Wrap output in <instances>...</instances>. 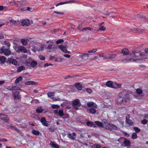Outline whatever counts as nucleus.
Wrapping results in <instances>:
<instances>
[{"label":"nucleus","instance_id":"nucleus-30","mask_svg":"<svg viewBox=\"0 0 148 148\" xmlns=\"http://www.w3.org/2000/svg\"><path fill=\"white\" fill-rule=\"evenodd\" d=\"M2 119V120L4 121L5 122H7L10 119L8 117V116L5 114V116L3 117Z\"/></svg>","mask_w":148,"mask_h":148},{"label":"nucleus","instance_id":"nucleus-45","mask_svg":"<svg viewBox=\"0 0 148 148\" xmlns=\"http://www.w3.org/2000/svg\"><path fill=\"white\" fill-rule=\"evenodd\" d=\"M21 41L23 45H25L27 44V41L24 39H22Z\"/></svg>","mask_w":148,"mask_h":148},{"label":"nucleus","instance_id":"nucleus-9","mask_svg":"<svg viewBox=\"0 0 148 148\" xmlns=\"http://www.w3.org/2000/svg\"><path fill=\"white\" fill-rule=\"evenodd\" d=\"M143 60L140 59H134L133 58H131L128 59L125 62H135L137 63H141L143 62Z\"/></svg>","mask_w":148,"mask_h":148},{"label":"nucleus","instance_id":"nucleus-41","mask_svg":"<svg viewBox=\"0 0 148 148\" xmlns=\"http://www.w3.org/2000/svg\"><path fill=\"white\" fill-rule=\"evenodd\" d=\"M5 58L4 56H1L0 57V60L2 62H5L6 61Z\"/></svg>","mask_w":148,"mask_h":148},{"label":"nucleus","instance_id":"nucleus-64","mask_svg":"<svg viewBox=\"0 0 148 148\" xmlns=\"http://www.w3.org/2000/svg\"><path fill=\"white\" fill-rule=\"evenodd\" d=\"M145 53L148 54V48H146L145 50Z\"/></svg>","mask_w":148,"mask_h":148},{"label":"nucleus","instance_id":"nucleus-50","mask_svg":"<svg viewBox=\"0 0 148 148\" xmlns=\"http://www.w3.org/2000/svg\"><path fill=\"white\" fill-rule=\"evenodd\" d=\"M60 107L59 106L57 105H53L52 106V108L53 109H58Z\"/></svg>","mask_w":148,"mask_h":148},{"label":"nucleus","instance_id":"nucleus-31","mask_svg":"<svg viewBox=\"0 0 148 148\" xmlns=\"http://www.w3.org/2000/svg\"><path fill=\"white\" fill-rule=\"evenodd\" d=\"M22 79L23 78L22 77L20 76L16 79L15 81V83L16 84L18 83L19 82L21 81L22 80Z\"/></svg>","mask_w":148,"mask_h":148},{"label":"nucleus","instance_id":"nucleus-59","mask_svg":"<svg viewBox=\"0 0 148 148\" xmlns=\"http://www.w3.org/2000/svg\"><path fill=\"white\" fill-rule=\"evenodd\" d=\"M75 77L74 75L71 76L70 75H68L67 76H66L64 77V79H67L68 78H73Z\"/></svg>","mask_w":148,"mask_h":148},{"label":"nucleus","instance_id":"nucleus-38","mask_svg":"<svg viewBox=\"0 0 148 148\" xmlns=\"http://www.w3.org/2000/svg\"><path fill=\"white\" fill-rule=\"evenodd\" d=\"M59 48L63 51L64 52L65 50L66 49L65 47L63 45H60L59 47Z\"/></svg>","mask_w":148,"mask_h":148},{"label":"nucleus","instance_id":"nucleus-49","mask_svg":"<svg viewBox=\"0 0 148 148\" xmlns=\"http://www.w3.org/2000/svg\"><path fill=\"white\" fill-rule=\"evenodd\" d=\"M13 129L15 130H16L17 132L19 134H21L22 132L21 131L19 130L18 129L17 127H13Z\"/></svg>","mask_w":148,"mask_h":148},{"label":"nucleus","instance_id":"nucleus-15","mask_svg":"<svg viewBox=\"0 0 148 148\" xmlns=\"http://www.w3.org/2000/svg\"><path fill=\"white\" fill-rule=\"evenodd\" d=\"M18 53H19L20 52L25 53L27 52V50L23 46H21L19 50H17Z\"/></svg>","mask_w":148,"mask_h":148},{"label":"nucleus","instance_id":"nucleus-16","mask_svg":"<svg viewBox=\"0 0 148 148\" xmlns=\"http://www.w3.org/2000/svg\"><path fill=\"white\" fill-rule=\"evenodd\" d=\"M40 121L43 125L47 127L48 126V124L45 117L42 118L40 120Z\"/></svg>","mask_w":148,"mask_h":148},{"label":"nucleus","instance_id":"nucleus-36","mask_svg":"<svg viewBox=\"0 0 148 148\" xmlns=\"http://www.w3.org/2000/svg\"><path fill=\"white\" fill-rule=\"evenodd\" d=\"M95 104L93 102H89L87 103V106L88 107H90L92 106L93 107Z\"/></svg>","mask_w":148,"mask_h":148},{"label":"nucleus","instance_id":"nucleus-52","mask_svg":"<svg viewBox=\"0 0 148 148\" xmlns=\"http://www.w3.org/2000/svg\"><path fill=\"white\" fill-rule=\"evenodd\" d=\"M24 64L26 66H31V62H30L25 61L24 63Z\"/></svg>","mask_w":148,"mask_h":148},{"label":"nucleus","instance_id":"nucleus-60","mask_svg":"<svg viewBox=\"0 0 148 148\" xmlns=\"http://www.w3.org/2000/svg\"><path fill=\"white\" fill-rule=\"evenodd\" d=\"M53 13H56L57 14H61V15H63L64 14V12H58L56 11H54L53 12Z\"/></svg>","mask_w":148,"mask_h":148},{"label":"nucleus","instance_id":"nucleus-61","mask_svg":"<svg viewBox=\"0 0 148 148\" xmlns=\"http://www.w3.org/2000/svg\"><path fill=\"white\" fill-rule=\"evenodd\" d=\"M25 84L26 85H31V81H28L25 82Z\"/></svg>","mask_w":148,"mask_h":148},{"label":"nucleus","instance_id":"nucleus-62","mask_svg":"<svg viewBox=\"0 0 148 148\" xmlns=\"http://www.w3.org/2000/svg\"><path fill=\"white\" fill-rule=\"evenodd\" d=\"M5 116V114L3 113H0V119L2 120L3 117Z\"/></svg>","mask_w":148,"mask_h":148},{"label":"nucleus","instance_id":"nucleus-43","mask_svg":"<svg viewBox=\"0 0 148 148\" xmlns=\"http://www.w3.org/2000/svg\"><path fill=\"white\" fill-rule=\"evenodd\" d=\"M63 60V59L61 58V57H57L56 60H55V61L57 62H61Z\"/></svg>","mask_w":148,"mask_h":148},{"label":"nucleus","instance_id":"nucleus-5","mask_svg":"<svg viewBox=\"0 0 148 148\" xmlns=\"http://www.w3.org/2000/svg\"><path fill=\"white\" fill-rule=\"evenodd\" d=\"M13 2L14 4H16L18 7H21L22 6L25 5V1H16L13 0V1L9 2L10 4H11Z\"/></svg>","mask_w":148,"mask_h":148},{"label":"nucleus","instance_id":"nucleus-21","mask_svg":"<svg viewBox=\"0 0 148 148\" xmlns=\"http://www.w3.org/2000/svg\"><path fill=\"white\" fill-rule=\"evenodd\" d=\"M87 125L90 127H93L95 128L97 127V126L94 124L93 122L92 121H88L86 123Z\"/></svg>","mask_w":148,"mask_h":148},{"label":"nucleus","instance_id":"nucleus-14","mask_svg":"<svg viewBox=\"0 0 148 148\" xmlns=\"http://www.w3.org/2000/svg\"><path fill=\"white\" fill-rule=\"evenodd\" d=\"M21 25L23 26H28L30 25L29 21V20H25L21 22Z\"/></svg>","mask_w":148,"mask_h":148},{"label":"nucleus","instance_id":"nucleus-1","mask_svg":"<svg viewBox=\"0 0 148 148\" xmlns=\"http://www.w3.org/2000/svg\"><path fill=\"white\" fill-rule=\"evenodd\" d=\"M0 53H4L6 56H8L11 54V51L10 50V48L7 47L6 48L5 46L2 47L0 48Z\"/></svg>","mask_w":148,"mask_h":148},{"label":"nucleus","instance_id":"nucleus-23","mask_svg":"<svg viewBox=\"0 0 148 148\" xmlns=\"http://www.w3.org/2000/svg\"><path fill=\"white\" fill-rule=\"evenodd\" d=\"M13 44V48L14 49L15 51H16V52L18 53L17 50L19 49L21 46L15 43H14Z\"/></svg>","mask_w":148,"mask_h":148},{"label":"nucleus","instance_id":"nucleus-63","mask_svg":"<svg viewBox=\"0 0 148 148\" xmlns=\"http://www.w3.org/2000/svg\"><path fill=\"white\" fill-rule=\"evenodd\" d=\"M86 90L89 93H90L92 92V90L89 88H87L86 89Z\"/></svg>","mask_w":148,"mask_h":148},{"label":"nucleus","instance_id":"nucleus-29","mask_svg":"<svg viewBox=\"0 0 148 148\" xmlns=\"http://www.w3.org/2000/svg\"><path fill=\"white\" fill-rule=\"evenodd\" d=\"M37 65V62L35 61H33L31 62V66L34 68Z\"/></svg>","mask_w":148,"mask_h":148},{"label":"nucleus","instance_id":"nucleus-33","mask_svg":"<svg viewBox=\"0 0 148 148\" xmlns=\"http://www.w3.org/2000/svg\"><path fill=\"white\" fill-rule=\"evenodd\" d=\"M116 56L117 55L114 54L109 55V56H108V59H114L116 58Z\"/></svg>","mask_w":148,"mask_h":148},{"label":"nucleus","instance_id":"nucleus-47","mask_svg":"<svg viewBox=\"0 0 148 148\" xmlns=\"http://www.w3.org/2000/svg\"><path fill=\"white\" fill-rule=\"evenodd\" d=\"M68 137L71 140H75V138L74 137H73V135L71 134H68Z\"/></svg>","mask_w":148,"mask_h":148},{"label":"nucleus","instance_id":"nucleus-28","mask_svg":"<svg viewBox=\"0 0 148 148\" xmlns=\"http://www.w3.org/2000/svg\"><path fill=\"white\" fill-rule=\"evenodd\" d=\"M94 123L99 127H103L102 123L99 121H96Z\"/></svg>","mask_w":148,"mask_h":148},{"label":"nucleus","instance_id":"nucleus-34","mask_svg":"<svg viewBox=\"0 0 148 148\" xmlns=\"http://www.w3.org/2000/svg\"><path fill=\"white\" fill-rule=\"evenodd\" d=\"M53 46V41H50V44L47 47V49H52V46Z\"/></svg>","mask_w":148,"mask_h":148},{"label":"nucleus","instance_id":"nucleus-6","mask_svg":"<svg viewBox=\"0 0 148 148\" xmlns=\"http://www.w3.org/2000/svg\"><path fill=\"white\" fill-rule=\"evenodd\" d=\"M118 141L121 142V141L123 142L124 144L126 146H128L130 145V141L128 139L124 138L122 137L121 138H119Z\"/></svg>","mask_w":148,"mask_h":148},{"label":"nucleus","instance_id":"nucleus-8","mask_svg":"<svg viewBox=\"0 0 148 148\" xmlns=\"http://www.w3.org/2000/svg\"><path fill=\"white\" fill-rule=\"evenodd\" d=\"M97 108V105L96 104H95V105H94V106L90 108L88 110V112L89 113H91L92 114H94L96 112V110H95V109Z\"/></svg>","mask_w":148,"mask_h":148},{"label":"nucleus","instance_id":"nucleus-51","mask_svg":"<svg viewBox=\"0 0 148 148\" xmlns=\"http://www.w3.org/2000/svg\"><path fill=\"white\" fill-rule=\"evenodd\" d=\"M141 123L143 125H145L147 123L148 121L147 120L144 119L142 120L141 121Z\"/></svg>","mask_w":148,"mask_h":148},{"label":"nucleus","instance_id":"nucleus-48","mask_svg":"<svg viewBox=\"0 0 148 148\" xmlns=\"http://www.w3.org/2000/svg\"><path fill=\"white\" fill-rule=\"evenodd\" d=\"M51 145L55 148H59V147L58 145L54 143H52L51 144Z\"/></svg>","mask_w":148,"mask_h":148},{"label":"nucleus","instance_id":"nucleus-22","mask_svg":"<svg viewBox=\"0 0 148 148\" xmlns=\"http://www.w3.org/2000/svg\"><path fill=\"white\" fill-rule=\"evenodd\" d=\"M145 31L144 29H140L139 28H137L134 29L133 32H134L142 33Z\"/></svg>","mask_w":148,"mask_h":148},{"label":"nucleus","instance_id":"nucleus-39","mask_svg":"<svg viewBox=\"0 0 148 148\" xmlns=\"http://www.w3.org/2000/svg\"><path fill=\"white\" fill-rule=\"evenodd\" d=\"M92 28H91V27H86L83 28L82 29V32H84L85 31H87L88 30H90L92 31Z\"/></svg>","mask_w":148,"mask_h":148},{"label":"nucleus","instance_id":"nucleus-54","mask_svg":"<svg viewBox=\"0 0 148 148\" xmlns=\"http://www.w3.org/2000/svg\"><path fill=\"white\" fill-rule=\"evenodd\" d=\"M106 27H104V26H103L101 27H99V29L97 30V31H99V30L104 31L106 30Z\"/></svg>","mask_w":148,"mask_h":148},{"label":"nucleus","instance_id":"nucleus-37","mask_svg":"<svg viewBox=\"0 0 148 148\" xmlns=\"http://www.w3.org/2000/svg\"><path fill=\"white\" fill-rule=\"evenodd\" d=\"M1 43L2 44H4L5 45H7L8 46L7 47L10 48L11 44L10 42H9L6 41H4L3 42H1Z\"/></svg>","mask_w":148,"mask_h":148},{"label":"nucleus","instance_id":"nucleus-40","mask_svg":"<svg viewBox=\"0 0 148 148\" xmlns=\"http://www.w3.org/2000/svg\"><path fill=\"white\" fill-rule=\"evenodd\" d=\"M136 92L137 93L138 95H140L142 94L143 92L142 90L139 88L136 89Z\"/></svg>","mask_w":148,"mask_h":148},{"label":"nucleus","instance_id":"nucleus-44","mask_svg":"<svg viewBox=\"0 0 148 148\" xmlns=\"http://www.w3.org/2000/svg\"><path fill=\"white\" fill-rule=\"evenodd\" d=\"M137 135L135 132L133 133L132 136V138L133 139H135L137 138Z\"/></svg>","mask_w":148,"mask_h":148},{"label":"nucleus","instance_id":"nucleus-10","mask_svg":"<svg viewBox=\"0 0 148 148\" xmlns=\"http://www.w3.org/2000/svg\"><path fill=\"white\" fill-rule=\"evenodd\" d=\"M12 95L15 100H19L20 99L19 92L15 91L13 92Z\"/></svg>","mask_w":148,"mask_h":148},{"label":"nucleus","instance_id":"nucleus-56","mask_svg":"<svg viewBox=\"0 0 148 148\" xmlns=\"http://www.w3.org/2000/svg\"><path fill=\"white\" fill-rule=\"evenodd\" d=\"M97 49H94L92 50L89 51H88V53H95L97 51Z\"/></svg>","mask_w":148,"mask_h":148},{"label":"nucleus","instance_id":"nucleus-57","mask_svg":"<svg viewBox=\"0 0 148 148\" xmlns=\"http://www.w3.org/2000/svg\"><path fill=\"white\" fill-rule=\"evenodd\" d=\"M89 54L88 53H83L84 59H87L88 57Z\"/></svg>","mask_w":148,"mask_h":148},{"label":"nucleus","instance_id":"nucleus-11","mask_svg":"<svg viewBox=\"0 0 148 148\" xmlns=\"http://www.w3.org/2000/svg\"><path fill=\"white\" fill-rule=\"evenodd\" d=\"M53 113L56 114H58L57 115L61 116L64 115V112L62 109L59 110L58 109L55 110L53 111Z\"/></svg>","mask_w":148,"mask_h":148},{"label":"nucleus","instance_id":"nucleus-2","mask_svg":"<svg viewBox=\"0 0 148 148\" xmlns=\"http://www.w3.org/2000/svg\"><path fill=\"white\" fill-rule=\"evenodd\" d=\"M130 55L131 57L134 58H138L140 56H145V53L143 52L140 51L137 52L135 51H132V52L130 53Z\"/></svg>","mask_w":148,"mask_h":148},{"label":"nucleus","instance_id":"nucleus-4","mask_svg":"<svg viewBox=\"0 0 148 148\" xmlns=\"http://www.w3.org/2000/svg\"><path fill=\"white\" fill-rule=\"evenodd\" d=\"M119 95H120L124 96L123 98L128 101L129 100L130 97V95L127 92V90H124L123 91L120 93Z\"/></svg>","mask_w":148,"mask_h":148},{"label":"nucleus","instance_id":"nucleus-42","mask_svg":"<svg viewBox=\"0 0 148 148\" xmlns=\"http://www.w3.org/2000/svg\"><path fill=\"white\" fill-rule=\"evenodd\" d=\"M133 129L137 133H139L141 131V130L137 127H134Z\"/></svg>","mask_w":148,"mask_h":148},{"label":"nucleus","instance_id":"nucleus-35","mask_svg":"<svg viewBox=\"0 0 148 148\" xmlns=\"http://www.w3.org/2000/svg\"><path fill=\"white\" fill-rule=\"evenodd\" d=\"M126 122L127 124L130 125H132L133 124V122L127 118H126Z\"/></svg>","mask_w":148,"mask_h":148},{"label":"nucleus","instance_id":"nucleus-13","mask_svg":"<svg viewBox=\"0 0 148 148\" xmlns=\"http://www.w3.org/2000/svg\"><path fill=\"white\" fill-rule=\"evenodd\" d=\"M7 89L10 90H15L20 89V88L18 87H17L15 86H8L6 88Z\"/></svg>","mask_w":148,"mask_h":148},{"label":"nucleus","instance_id":"nucleus-17","mask_svg":"<svg viewBox=\"0 0 148 148\" xmlns=\"http://www.w3.org/2000/svg\"><path fill=\"white\" fill-rule=\"evenodd\" d=\"M7 62L10 63H12L14 65H16L17 64L16 61L15 60L12 58L8 59L7 60Z\"/></svg>","mask_w":148,"mask_h":148},{"label":"nucleus","instance_id":"nucleus-18","mask_svg":"<svg viewBox=\"0 0 148 148\" xmlns=\"http://www.w3.org/2000/svg\"><path fill=\"white\" fill-rule=\"evenodd\" d=\"M75 1V0H70L69 1H65L64 2H61L59 3H58L56 4V7H57L59 5H63L65 4L68 3H71L74 1Z\"/></svg>","mask_w":148,"mask_h":148},{"label":"nucleus","instance_id":"nucleus-12","mask_svg":"<svg viewBox=\"0 0 148 148\" xmlns=\"http://www.w3.org/2000/svg\"><path fill=\"white\" fill-rule=\"evenodd\" d=\"M106 86L108 87L114 88V83H113L112 81H108L106 83Z\"/></svg>","mask_w":148,"mask_h":148},{"label":"nucleus","instance_id":"nucleus-58","mask_svg":"<svg viewBox=\"0 0 148 148\" xmlns=\"http://www.w3.org/2000/svg\"><path fill=\"white\" fill-rule=\"evenodd\" d=\"M9 22L10 23H12V24H14L15 25H16V22L15 21L13 20H10L9 21Z\"/></svg>","mask_w":148,"mask_h":148},{"label":"nucleus","instance_id":"nucleus-55","mask_svg":"<svg viewBox=\"0 0 148 148\" xmlns=\"http://www.w3.org/2000/svg\"><path fill=\"white\" fill-rule=\"evenodd\" d=\"M39 58L41 60H44L45 59V58L43 56L40 55L39 56Z\"/></svg>","mask_w":148,"mask_h":148},{"label":"nucleus","instance_id":"nucleus-27","mask_svg":"<svg viewBox=\"0 0 148 148\" xmlns=\"http://www.w3.org/2000/svg\"><path fill=\"white\" fill-rule=\"evenodd\" d=\"M32 133L33 134L36 136H38L40 134L39 131L34 129L32 130Z\"/></svg>","mask_w":148,"mask_h":148},{"label":"nucleus","instance_id":"nucleus-32","mask_svg":"<svg viewBox=\"0 0 148 148\" xmlns=\"http://www.w3.org/2000/svg\"><path fill=\"white\" fill-rule=\"evenodd\" d=\"M43 110L42 109V107H40L36 109V111L37 113H41L43 112Z\"/></svg>","mask_w":148,"mask_h":148},{"label":"nucleus","instance_id":"nucleus-7","mask_svg":"<svg viewBox=\"0 0 148 148\" xmlns=\"http://www.w3.org/2000/svg\"><path fill=\"white\" fill-rule=\"evenodd\" d=\"M128 101L124 98H123L121 97H118L116 100V103L118 105H121V103L124 104Z\"/></svg>","mask_w":148,"mask_h":148},{"label":"nucleus","instance_id":"nucleus-53","mask_svg":"<svg viewBox=\"0 0 148 148\" xmlns=\"http://www.w3.org/2000/svg\"><path fill=\"white\" fill-rule=\"evenodd\" d=\"M64 42V40L62 39H59L58 40H57L56 41V43L57 44H60L61 43L63 42Z\"/></svg>","mask_w":148,"mask_h":148},{"label":"nucleus","instance_id":"nucleus-3","mask_svg":"<svg viewBox=\"0 0 148 148\" xmlns=\"http://www.w3.org/2000/svg\"><path fill=\"white\" fill-rule=\"evenodd\" d=\"M72 105L73 108L76 110H78V106H80V103L79 100L76 99L72 102Z\"/></svg>","mask_w":148,"mask_h":148},{"label":"nucleus","instance_id":"nucleus-25","mask_svg":"<svg viewBox=\"0 0 148 148\" xmlns=\"http://www.w3.org/2000/svg\"><path fill=\"white\" fill-rule=\"evenodd\" d=\"M25 69V68L23 66H21L18 67L17 69V71L18 73L21 72L22 71L24 70Z\"/></svg>","mask_w":148,"mask_h":148},{"label":"nucleus","instance_id":"nucleus-24","mask_svg":"<svg viewBox=\"0 0 148 148\" xmlns=\"http://www.w3.org/2000/svg\"><path fill=\"white\" fill-rule=\"evenodd\" d=\"M114 89H117L118 88H120L122 86V84L120 83H117L116 82H114Z\"/></svg>","mask_w":148,"mask_h":148},{"label":"nucleus","instance_id":"nucleus-19","mask_svg":"<svg viewBox=\"0 0 148 148\" xmlns=\"http://www.w3.org/2000/svg\"><path fill=\"white\" fill-rule=\"evenodd\" d=\"M107 125L109 126V127L110 129H112L114 130H117V127L112 123H108Z\"/></svg>","mask_w":148,"mask_h":148},{"label":"nucleus","instance_id":"nucleus-26","mask_svg":"<svg viewBox=\"0 0 148 148\" xmlns=\"http://www.w3.org/2000/svg\"><path fill=\"white\" fill-rule=\"evenodd\" d=\"M75 86L78 90H82L83 88L82 86L79 83L76 84Z\"/></svg>","mask_w":148,"mask_h":148},{"label":"nucleus","instance_id":"nucleus-20","mask_svg":"<svg viewBox=\"0 0 148 148\" xmlns=\"http://www.w3.org/2000/svg\"><path fill=\"white\" fill-rule=\"evenodd\" d=\"M121 53L123 55H130V53H129V51L128 49L126 48H124L122 49L121 50Z\"/></svg>","mask_w":148,"mask_h":148},{"label":"nucleus","instance_id":"nucleus-46","mask_svg":"<svg viewBox=\"0 0 148 148\" xmlns=\"http://www.w3.org/2000/svg\"><path fill=\"white\" fill-rule=\"evenodd\" d=\"M54 95V93L52 92H49L47 93V95L49 97H51Z\"/></svg>","mask_w":148,"mask_h":148}]
</instances>
